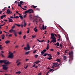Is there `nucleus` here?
Listing matches in <instances>:
<instances>
[{
    "mask_svg": "<svg viewBox=\"0 0 75 75\" xmlns=\"http://www.w3.org/2000/svg\"><path fill=\"white\" fill-rule=\"evenodd\" d=\"M29 17L30 18V19H32V18H33L32 17V15L31 14H30L29 16Z\"/></svg>",
    "mask_w": 75,
    "mask_h": 75,
    "instance_id": "412c9836",
    "label": "nucleus"
},
{
    "mask_svg": "<svg viewBox=\"0 0 75 75\" xmlns=\"http://www.w3.org/2000/svg\"><path fill=\"white\" fill-rule=\"evenodd\" d=\"M50 51H54V49H50Z\"/></svg>",
    "mask_w": 75,
    "mask_h": 75,
    "instance_id": "338daca9",
    "label": "nucleus"
},
{
    "mask_svg": "<svg viewBox=\"0 0 75 75\" xmlns=\"http://www.w3.org/2000/svg\"><path fill=\"white\" fill-rule=\"evenodd\" d=\"M15 28V25H13V26L12 27L11 29L13 30V29Z\"/></svg>",
    "mask_w": 75,
    "mask_h": 75,
    "instance_id": "72a5a7b5",
    "label": "nucleus"
},
{
    "mask_svg": "<svg viewBox=\"0 0 75 75\" xmlns=\"http://www.w3.org/2000/svg\"><path fill=\"white\" fill-rule=\"evenodd\" d=\"M8 20H9L8 21L9 22H13V19L10 18H8Z\"/></svg>",
    "mask_w": 75,
    "mask_h": 75,
    "instance_id": "f8f14e48",
    "label": "nucleus"
},
{
    "mask_svg": "<svg viewBox=\"0 0 75 75\" xmlns=\"http://www.w3.org/2000/svg\"><path fill=\"white\" fill-rule=\"evenodd\" d=\"M47 55L49 57H52V56L51 55V54H47Z\"/></svg>",
    "mask_w": 75,
    "mask_h": 75,
    "instance_id": "a878e982",
    "label": "nucleus"
},
{
    "mask_svg": "<svg viewBox=\"0 0 75 75\" xmlns=\"http://www.w3.org/2000/svg\"><path fill=\"white\" fill-rule=\"evenodd\" d=\"M26 16H27V14H25L23 16V18H25Z\"/></svg>",
    "mask_w": 75,
    "mask_h": 75,
    "instance_id": "5fc2aeb1",
    "label": "nucleus"
},
{
    "mask_svg": "<svg viewBox=\"0 0 75 75\" xmlns=\"http://www.w3.org/2000/svg\"><path fill=\"white\" fill-rule=\"evenodd\" d=\"M69 55L70 58V59L69 60V62H70V61H72V60L73 59L74 52H73L72 50H71L70 52H69Z\"/></svg>",
    "mask_w": 75,
    "mask_h": 75,
    "instance_id": "f257e3e1",
    "label": "nucleus"
},
{
    "mask_svg": "<svg viewBox=\"0 0 75 75\" xmlns=\"http://www.w3.org/2000/svg\"><path fill=\"white\" fill-rule=\"evenodd\" d=\"M47 59H49V60H51V59H52V57H47Z\"/></svg>",
    "mask_w": 75,
    "mask_h": 75,
    "instance_id": "c9c22d12",
    "label": "nucleus"
},
{
    "mask_svg": "<svg viewBox=\"0 0 75 75\" xmlns=\"http://www.w3.org/2000/svg\"><path fill=\"white\" fill-rule=\"evenodd\" d=\"M25 38H26V36L25 35H24L23 36V39H25Z\"/></svg>",
    "mask_w": 75,
    "mask_h": 75,
    "instance_id": "a19ab883",
    "label": "nucleus"
},
{
    "mask_svg": "<svg viewBox=\"0 0 75 75\" xmlns=\"http://www.w3.org/2000/svg\"><path fill=\"white\" fill-rule=\"evenodd\" d=\"M34 30L35 32H37L38 31V30L37 29H34Z\"/></svg>",
    "mask_w": 75,
    "mask_h": 75,
    "instance_id": "49530a36",
    "label": "nucleus"
},
{
    "mask_svg": "<svg viewBox=\"0 0 75 75\" xmlns=\"http://www.w3.org/2000/svg\"><path fill=\"white\" fill-rule=\"evenodd\" d=\"M36 51H37V50H34V51H33V53H35L36 52Z\"/></svg>",
    "mask_w": 75,
    "mask_h": 75,
    "instance_id": "603ef678",
    "label": "nucleus"
},
{
    "mask_svg": "<svg viewBox=\"0 0 75 75\" xmlns=\"http://www.w3.org/2000/svg\"><path fill=\"white\" fill-rule=\"evenodd\" d=\"M54 71V70H53V69H50L49 70V71H50V72H51V71Z\"/></svg>",
    "mask_w": 75,
    "mask_h": 75,
    "instance_id": "79ce46f5",
    "label": "nucleus"
},
{
    "mask_svg": "<svg viewBox=\"0 0 75 75\" xmlns=\"http://www.w3.org/2000/svg\"><path fill=\"white\" fill-rule=\"evenodd\" d=\"M26 46L27 47H25L24 48V49L25 50H27L28 51L30 50V47L29 45L28 44H27Z\"/></svg>",
    "mask_w": 75,
    "mask_h": 75,
    "instance_id": "39448f33",
    "label": "nucleus"
},
{
    "mask_svg": "<svg viewBox=\"0 0 75 75\" xmlns=\"http://www.w3.org/2000/svg\"><path fill=\"white\" fill-rule=\"evenodd\" d=\"M13 34L14 35L15 37H17V32L16 31V30H13L11 29L9 30L10 33H13Z\"/></svg>",
    "mask_w": 75,
    "mask_h": 75,
    "instance_id": "20e7f679",
    "label": "nucleus"
},
{
    "mask_svg": "<svg viewBox=\"0 0 75 75\" xmlns=\"http://www.w3.org/2000/svg\"><path fill=\"white\" fill-rule=\"evenodd\" d=\"M68 50H66L65 51V53L66 54V53H68Z\"/></svg>",
    "mask_w": 75,
    "mask_h": 75,
    "instance_id": "4c0bfd02",
    "label": "nucleus"
},
{
    "mask_svg": "<svg viewBox=\"0 0 75 75\" xmlns=\"http://www.w3.org/2000/svg\"><path fill=\"white\" fill-rule=\"evenodd\" d=\"M23 22L21 25V27H22V28H23Z\"/></svg>",
    "mask_w": 75,
    "mask_h": 75,
    "instance_id": "69168bd1",
    "label": "nucleus"
},
{
    "mask_svg": "<svg viewBox=\"0 0 75 75\" xmlns=\"http://www.w3.org/2000/svg\"><path fill=\"white\" fill-rule=\"evenodd\" d=\"M21 8H22V9L24 10H26V9L23 8V7H22L21 6Z\"/></svg>",
    "mask_w": 75,
    "mask_h": 75,
    "instance_id": "c03bdc74",
    "label": "nucleus"
},
{
    "mask_svg": "<svg viewBox=\"0 0 75 75\" xmlns=\"http://www.w3.org/2000/svg\"><path fill=\"white\" fill-rule=\"evenodd\" d=\"M18 17H20V18H21V20H23V16H21V15L20 16H18Z\"/></svg>",
    "mask_w": 75,
    "mask_h": 75,
    "instance_id": "b1692460",
    "label": "nucleus"
},
{
    "mask_svg": "<svg viewBox=\"0 0 75 75\" xmlns=\"http://www.w3.org/2000/svg\"><path fill=\"white\" fill-rule=\"evenodd\" d=\"M18 34H19V35H21V34H22V33H21V32H20L18 33Z\"/></svg>",
    "mask_w": 75,
    "mask_h": 75,
    "instance_id": "3c124183",
    "label": "nucleus"
},
{
    "mask_svg": "<svg viewBox=\"0 0 75 75\" xmlns=\"http://www.w3.org/2000/svg\"><path fill=\"white\" fill-rule=\"evenodd\" d=\"M46 49L47 50H48V49H49V47L47 46Z\"/></svg>",
    "mask_w": 75,
    "mask_h": 75,
    "instance_id": "6e6d98bb",
    "label": "nucleus"
},
{
    "mask_svg": "<svg viewBox=\"0 0 75 75\" xmlns=\"http://www.w3.org/2000/svg\"><path fill=\"white\" fill-rule=\"evenodd\" d=\"M48 55V54L47 53H45L43 55V57H45L46 55Z\"/></svg>",
    "mask_w": 75,
    "mask_h": 75,
    "instance_id": "c756f323",
    "label": "nucleus"
},
{
    "mask_svg": "<svg viewBox=\"0 0 75 75\" xmlns=\"http://www.w3.org/2000/svg\"><path fill=\"white\" fill-rule=\"evenodd\" d=\"M46 28H47V26H45L44 28V30H46Z\"/></svg>",
    "mask_w": 75,
    "mask_h": 75,
    "instance_id": "e2e57ef3",
    "label": "nucleus"
},
{
    "mask_svg": "<svg viewBox=\"0 0 75 75\" xmlns=\"http://www.w3.org/2000/svg\"><path fill=\"white\" fill-rule=\"evenodd\" d=\"M18 7H21V5L20 4V2H18Z\"/></svg>",
    "mask_w": 75,
    "mask_h": 75,
    "instance_id": "6ab92c4d",
    "label": "nucleus"
},
{
    "mask_svg": "<svg viewBox=\"0 0 75 75\" xmlns=\"http://www.w3.org/2000/svg\"><path fill=\"white\" fill-rule=\"evenodd\" d=\"M18 45H17L15 47V48H18Z\"/></svg>",
    "mask_w": 75,
    "mask_h": 75,
    "instance_id": "09e8293b",
    "label": "nucleus"
},
{
    "mask_svg": "<svg viewBox=\"0 0 75 75\" xmlns=\"http://www.w3.org/2000/svg\"><path fill=\"white\" fill-rule=\"evenodd\" d=\"M53 65H58V63H53Z\"/></svg>",
    "mask_w": 75,
    "mask_h": 75,
    "instance_id": "8fccbe9b",
    "label": "nucleus"
},
{
    "mask_svg": "<svg viewBox=\"0 0 75 75\" xmlns=\"http://www.w3.org/2000/svg\"><path fill=\"white\" fill-rule=\"evenodd\" d=\"M41 55H42L44 54L45 52L43 51H42L41 52Z\"/></svg>",
    "mask_w": 75,
    "mask_h": 75,
    "instance_id": "e433bc0d",
    "label": "nucleus"
},
{
    "mask_svg": "<svg viewBox=\"0 0 75 75\" xmlns=\"http://www.w3.org/2000/svg\"><path fill=\"white\" fill-rule=\"evenodd\" d=\"M71 50H74V47H71Z\"/></svg>",
    "mask_w": 75,
    "mask_h": 75,
    "instance_id": "680f3d73",
    "label": "nucleus"
},
{
    "mask_svg": "<svg viewBox=\"0 0 75 75\" xmlns=\"http://www.w3.org/2000/svg\"><path fill=\"white\" fill-rule=\"evenodd\" d=\"M39 62H40V60H38L37 61L35 62V63L36 64H39Z\"/></svg>",
    "mask_w": 75,
    "mask_h": 75,
    "instance_id": "a211bd4d",
    "label": "nucleus"
},
{
    "mask_svg": "<svg viewBox=\"0 0 75 75\" xmlns=\"http://www.w3.org/2000/svg\"><path fill=\"white\" fill-rule=\"evenodd\" d=\"M13 53H12L11 54L9 55V56L8 57V58H13Z\"/></svg>",
    "mask_w": 75,
    "mask_h": 75,
    "instance_id": "1a4fd4ad",
    "label": "nucleus"
},
{
    "mask_svg": "<svg viewBox=\"0 0 75 75\" xmlns=\"http://www.w3.org/2000/svg\"><path fill=\"white\" fill-rule=\"evenodd\" d=\"M29 52H30V51H28V52H26L25 53V55H28V54H29Z\"/></svg>",
    "mask_w": 75,
    "mask_h": 75,
    "instance_id": "7c9ffc66",
    "label": "nucleus"
},
{
    "mask_svg": "<svg viewBox=\"0 0 75 75\" xmlns=\"http://www.w3.org/2000/svg\"><path fill=\"white\" fill-rule=\"evenodd\" d=\"M38 57V55L37 54H36V55H35V58H37V57Z\"/></svg>",
    "mask_w": 75,
    "mask_h": 75,
    "instance_id": "ea45409f",
    "label": "nucleus"
},
{
    "mask_svg": "<svg viewBox=\"0 0 75 75\" xmlns=\"http://www.w3.org/2000/svg\"><path fill=\"white\" fill-rule=\"evenodd\" d=\"M57 46H59V43L58 42L57 43Z\"/></svg>",
    "mask_w": 75,
    "mask_h": 75,
    "instance_id": "a18cd8bd",
    "label": "nucleus"
},
{
    "mask_svg": "<svg viewBox=\"0 0 75 75\" xmlns=\"http://www.w3.org/2000/svg\"><path fill=\"white\" fill-rule=\"evenodd\" d=\"M2 66L3 67V69H4V70H5V71L7 70V69H8V67H6V65H2Z\"/></svg>",
    "mask_w": 75,
    "mask_h": 75,
    "instance_id": "6e6552de",
    "label": "nucleus"
},
{
    "mask_svg": "<svg viewBox=\"0 0 75 75\" xmlns=\"http://www.w3.org/2000/svg\"><path fill=\"white\" fill-rule=\"evenodd\" d=\"M58 69H57V68H55V69H54L53 70V71H51V72H53L54 71H57Z\"/></svg>",
    "mask_w": 75,
    "mask_h": 75,
    "instance_id": "393cba45",
    "label": "nucleus"
},
{
    "mask_svg": "<svg viewBox=\"0 0 75 75\" xmlns=\"http://www.w3.org/2000/svg\"><path fill=\"white\" fill-rule=\"evenodd\" d=\"M10 41L9 40H7L5 42V43L6 44H9V43H10Z\"/></svg>",
    "mask_w": 75,
    "mask_h": 75,
    "instance_id": "4468645a",
    "label": "nucleus"
},
{
    "mask_svg": "<svg viewBox=\"0 0 75 75\" xmlns=\"http://www.w3.org/2000/svg\"><path fill=\"white\" fill-rule=\"evenodd\" d=\"M1 37H2V40L4 39V38L5 37V36H4V35L3 34L2 35Z\"/></svg>",
    "mask_w": 75,
    "mask_h": 75,
    "instance_id": "f3484780",
    "label": "nucleus"
},
{
    "mask_svg": "<svg viewBox=\"0 0 75 75\" xmlns=\"http://www.w3.org/2000/svg\"><path fill=\"white\" fill-rule=\"evenodd\" d=\"M56 41H57V40H56L52 39V40L50 41V43H51L52 42L54 43V42H55Z\"/></svg>",
    "mask_w": 75,
    "mask_h": 75,
    "instance_id": "9d476101",
    "label": "nucleus"
},
{
    "mask_svg": "<svg viewBox=\"0 0 75 75\" xmlns=\"http://www.w3.org/2000/svg\"><path fill=\"white\" fill-rule=\"evenodd\" d=\"M15 25H17V26H18V27H20L21 26V25H18V24H15Z\"/></svg>",
    "mask_w": 75,
    "mask_h": 75,
    "instance_id": "473e14b6",
    "label": "nucleus"
},
{
    "mask_svg": "<svg viewBox=\"0 0 75 75\" xmlns=\"http://www.w3.org/2000/svg\"><path fill=\"white\" fill-rule=\"evenodd\" d=\"M6 16L5 15H4L3 16H1V19H3V18H4L6 17Z\"/></svg>",
    "mask_w": 75,
    "mask_h": 75,
    "instance_id": "ddd939ff",
    "label": "nucleus"
},
{
    "mask_svg": "<svg viewBox=\"0 0 75 75\" xmlns=\"http://www.w3.org/2000/svg\"><path fill=\"white\" fill-rule=\"evenodd\" d=\"M32 7L33 8H35L36 7H37V6H34V5H33Z\"/></svg>",
    "mask_w": 75,
    "mask_h": 75,
    "instance_id": "2f4dec72",
    "label": "nucleus"
},
{
    "mask_svg": "<svg viewBox=\"0 0 75 75\" xmlns=\"http://www.w3.org/2000/svg\"><path fill=\"white\" fill-rule=\"evenodd\" d=\"M46 51H47V50L45 49L43 50V51L45 53V52H46Z\"/></svg>",
    "mask_w": 75,
    "mask_h": 75,
    "instance_id": "864d4df0",
    "label": "nucleus"
},
{
    "mask_svg": "<svg viewBox=\"0 0 75 75\" xmlns=\"http://www.w3.org/2000/svg\"><path fill=\"white\" fill-rule=\"evenodd\" d=\"M51 36L50 38V39H53L54 40H56V38L54 36V33H51Z\"/></svg>",
    "mask_w": 75,
    "mask_h": 75,
    "instance_id": "423d86ee",
    "label": "nucleus"
},
{
    "mask_svg": "<svg viewBox=\"0 0 75 75\" xmlns=\"http://www.w3.org/2000/svg\"><path fill=\"white\" fill-rule=\"evenodd\" d=\"M41 30H44V25L43 24L42 25V28H40Z\"/></svg>",
    "mask_w": 75,
    "mask_h": 75,
    "instance_id": "dca6fc26",
    "label": "nucleus"
},
{
    "mask_svg": "<svg viewBox=\"0 0 75 75\" xmlns=\"http://www.w3.org/2000/svg\"><path fill=\"white\" fill-rule=\"evenodd\" d=\"M57 35H58V37H59V39H60V38H61V35H60L59 34H57Z\"/></svg>",
    "mask_w": 75,
    "mask_h": 75,
    "instance_id": "bb28decb",
    "label": "nucleus"
},
{
    "mask_svg": "<svg viewBox=\"0 0 75 75\" xmlns=\"http://www.w3.org/2000/svg\"><path fill=\"white\" fill-rule=\"evenodd\" d=\"M33 12L34 11H33V10L32 9H30L25 11V14H26V13H28L30 14L31 13H33Z\"/></svg>",
    "mask_w": 75,
    "mask_h": 75,
    "instance_id": "7ed1b4c3",
    "label": "nucleus"
},
{
    "mask_svg": "<svg viewBox=\"0 0 75 75\" xmlns=\"http://www.w3.org/2000/svg\"><path fill=\"white\" fill-rule=\"evenodd\" d=\"M22 3H24V2L22 1H21L20 3V5H21V4H22Z\"/></svg>",
    "mask_w": 75,
    "mask_h": 75,
    "instance_id": "c85d7f7f",
    "label": "nucleus"
},
{
    "mask_svg": "<svg viewBox=\"0 0 75 75\" xmlns=\"http://www.w3.org/2000/svg\"><path fill=\"white\" fill-rule=\"evenodd\" d=\"M10 10V9H7V12H6L7 14H10L11 12Z\"/></svg>",
    "mask_w": 75,
    "mask_h": 75,
    "instance_id": "9b49d317",
    "label": "nucleus"
},
{
    "mask_svg": "<svg viewBox=\"0 0 75 75\" xmlns=\"http://www.w3.org/2000/svg\"><path fill=\"white\" fill-rule=\"evenodd\" d=\"M16 74H18V75H20V74H21V71H19L18 72H16Z\"/></svg>",
    "mask_w": 75,
    "mask_h": 75,
    "instance_id": "4be33fe9",
    "label": "nucleus"
},
{
    "mask_svg": "<svg viewBox=\"0 0 75 75\" xmlns=\"http://www.w3.org/2000/svg\"><path fill=\"white\" fill-rule=\"evenodd\" d=\"M60 47H61V48H62V44H60Z\"/></svg>",
    "mask_w": 75,
    "mask_h": 75,
    "instance_id": "13d9d810",
    "label": "nucleus"
},
{
    "mask_svg": "<svg viewBox=\"0 0 75 75\" xmlns=\"http://www.w3.org/2000/svg\"><path fill=\"white\" fill-rule=\"evenodd\" d=\"M38 75H41V73H39L38 74Z\"/></svg>",
    "mask_w": 75,
    "mask_h": 75,
    "instance_id": "774afa93",
    "label": "nucleus"
},
{
    "mask_svg": "<svg viewBox=\"0 0 75 75\" xmlns=\"http://www.w3.org/2000/svg\"><path fill=\"white\" fill-rule=\"evenodd\" d=\"M7 60H0V63L2 64V63H4L5 64H11V63L9 61L7 62Z\"/></svg>",
    "mask_w": 75,
    "mask_h": 75,
    "instance_id": "f03ea898",
    "label": "nucleus"
},
{
    "mask_svg": "<svg viewBox=\"0 0 75 75\" xmlns=\"http://www.w3.org/2000/svg\"><path fill=\"white\" fill-rule=\"evenodd\" d=\"M19 17H18V16H16V17H14L13 18H16L17 19V18H19Z\"/></svg>",
    "mask_w": 75,
    "mask_h": 75,
    "instance_id": "cd10ccee",
    "label": "nucleus"
},
{
    "mask_svg": "<svg viewBox=\"0 0 75 75\" xmlns=\"http://www.w3.org/2000/svg\"><path fill=\"white\" fill-rule=\"evenodd\" d=\"M38 19L37 18H36L35 19H34L33 20V23H34V21H36V20H37Z\"/></svg>",
    "mask_w": 75,
    "mask_h": 75,
    "instance_id": "f704fd0d",
    "label": "nucleus"
},
{
    "mask_svg": "<svg viewBox=\"0 0 75 75\" xmlns=\"http://www.w3.org/2000/svg\"><path fill=\"white\" fill-rule=\"evenodd\" d=\"M6 7H5L3 9V11H5L6 10Z\"/></svg>",
    "mask_w": 75,
    "mask_h": 75,
    "instance_id": "bf43d9fd",
    "label": "nucleus"
},
{
    "mask_svg": "<svg viewBox=\"0 0 75 75\" xmlns=\"http://www.w3.org/2000/svg\"><path fill=\"white\" fill-rule=\"evenodd\" d=\"M35 17H37V18H40V17H38V15H37V16H35Z\"/></svg>",
    "mask_w": 75,
    "mask_h": 75,
    "instance_id": "0e129e2a",
    "label": "nucleus"
},
{
    "mask_svg": "<svg viewBox=\"0 0 75 75\" xmlns=\"http://www.w3.org/2000/svg\"><path fill=\"white\" fill-rule=\"evenodd\" d=\"M2 47H1V45H0V50H2Z\"/></svg>",
    "mask_w": 75,
    "mask_h": 75,
    "instance_id": "de8ad7c7",
    "label": "nucleus"
},
{
    "mask_svg": "<svg viewBox=\"0 0 75 75\" xmlns=\"http://www.w3.org/2000/svg\"><path fill=\"white\" fill-rule=\"evenodd\" d=\"M28 65H27L25 67V69H27L28 68Z\"/></svg>",
    "mask_w": 75,
    "mask_h": 75,
    "instance_id": "37998d69",
    "label": "nucleus"
},
{
    "mask_svg": "<svg viewBox=\"0 0 75 75\" xmlns=\"http://www.w3.org/2000/svg\"><path fill=\"white\" fill-rule=\"evenodd\" d=\"M35 37H36V35H33L32 36V38H35Z\"/></svg>",
    "mask_w": 75,
    "mask_h": 75,
    "instance_id": "58836bf2",
    "label": "nucleus"
},
{
    "mask_svg": "<svg viewBox=\"0 0 75 75\" xmlns=\"http://www.w3.org/2000/svg\"><path fill=\"white\" fill-rule=\"evenodd\" d=\"M56 61H57L58 62H59L60 63L61 62V59H57L56 60Z\"/></svg>",
    "mask_w": 75,
    "mask_h": 75,
    "instance_id": "2eb2a0df",
    "label": "nucleus"
},
{
    "mask_svg": "<svg viewBox=\"0 0 75 75\" xmlns=\"http://www.w3.org/2000/svg\"><path fill=\"white\" fill-rule=\"evenodd\" d=\"M29 31H30V29H29L27 32V33H29Z\"/></svg>",
    "mask_w": 75,
    "mask_h": 75,
    "instance_id": "052dcab7",
    "label": "nucleus"
},
{
    "mask_svg": "<svg viewBox=\"0 0 75 75\" xmlns=\"http://www.w3.org/2000/svg\"><path fill=\"white\" fill-rule=\"evenodd\" d=\"M57 55H59V54H60V53L58 52H57Z\"/></svg>",
    "mask_w": 75,
    "mask_h": 75,
    "instance_id": "4d7b16f0",
    "label": "nucleus"
},
{
    "mask_svg": "<svg viewBox=\"0 0 75 75\" xmlns=\"http://www.w3.org/2000/svg\"><path fill=\"white\" fill-rule=\"evenodd\" d=\"M24 24L23 25L25 27L26 26V25H27V24L25 22V21H24Z\"/></svg>",
    "mask_w": 75,
    "mask_h": 75,
    "instance_id": "5701e85b",
    "label": "nucleus"
},
{
    "mask_svg": "<svg viewBox=\"0 0 75 75\" xmlns=\"http://www.w3.org/2000/svg\"><path fill=\"white\" fill-rule=\"evenodd\" d=\"M63 59L64 60H66L67 59V56H63Z\"/></svg>",
    "mask_w": 75,
    "mask_h": 75,
    "instance_id": "aec40b11",
    "label": "nucleus"
},
{
    "mask_svg": "<svg viewBox=\"0 0 75 75\" xmlns=\"http://www.w3.org/2000/svg\"><path fill=\"white\" fill-rule=\"evenodd\" d=\"M20 61V59H18L16 60V64H17V66H18L19 65L21 64V62H19Z\"/></svg>",
    "mask_w": 75,
    "mask_h": 75,
    "instance_id": "0eeeda50",
    "label": "nucleus"
}]
</instances>
